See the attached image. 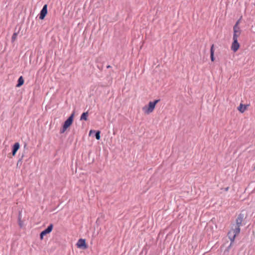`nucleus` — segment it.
<instances>
[{
  "label": "nucleus",
  "mask_w": 255,
  "mask_h": 255,
  "mask_svg": "<svg viewBox=\"0 0 255 255\" xmlns=\"http://www.w3.org/2000/svg\"><path fill=\"white\" fill-rule=\"evenodd\" d=\"M24 83V79L22 76H20L18 80V83L16 85L17 87L21 86Z\"/></svg>",
  "instance_id": "nucleus-13"
},
{
  "label": "nucleus",
  "mask_w": 255,
  "mask_h": 255,
  "mask_svg": "<svg viewBox=\"0 0 255 255\" xmlns=\"http://www.w3.org/2000/svg\"><path fill=\"white\" fill-rule=\"evenodd\" d=\"M47 14V5L45 4L41 10L40 11L39 18L41 20H43L45 17L46 16V14Z\"/></svg>",
  "instance_id": "nucleus-7"
},
{
  "label": "nucleus",
  "mask_w": 255,
  "mask_h": 255,
  "mask_svg": "<svg viewBox=\"0 0 255 255\" xmlns=\"http://www.w3.org/2000/svg\"><path fill=\"white\" fill-rule=\"evenodd\" d=\"M240 232V227L235 225L234 228H233L229 233L228 237L231 242H233L237 235H238Z\"/></svg>",
  "instance_id": "nucleus-3"
},
{
  "label": "nucleus",
  "mask_w": 255,
  "mask_h": 255,
  "mask_svg": "<svg viewBox=\"0 0 255 255\" xmlns=\"http://www.w3.org/2000/svg\"><path fill=\"white\" fill-rule=\"evenodd\" d=\"M249 107V105L243 104L242 103H241L240 106L238 107V110L241 113H243L246 111L248 110Z\"/></svg>",
  "instance_id": "nucleus-8"
},
{
  "label": "nucleus",
  "mask_w": 255,
  "mask_h": 255,
  "mask_svg": "<svg viewBox=\"0 0 255 255\" xmlns=\"http://www.w3.org/2000/svg\"><path fill=\"white\" fill-rule=\"evenodd\" d=\"M20 147V145L18 142L15 143L12 147V154L13 156H15L17 151L19 149Z\"/></svg>",
  "instance_id": "nucleus-10"
},
{
  "label": "nucleus",
  "mask_w": 255,
  "mask_h": 255,
  "mask_svg": "<svg viewBox=\"0 0 255 255\" xmlns=\"http://www.w3.org/2000/svg\"><path fill=\"white\" fill-rule=\"evenodd\" d=\"M245 217L244 215L242 214H240L238 215L237 218L236 219V224L235 225L236 226H240L242 224V222L244 220Z\"/></svg>",
  "instance_id": "nucleus-9"
},
{
  "label": "nucleus",
  "mask_w": 255,
  "mask_h": 255,
  "mask_svg": "<svg viewBox=\"0 0 255 255\" xmlns=\"http://www.w3.org/2000/svg\"><path fill=\"white\" fill-rule=\"evenodd\" d=\"M88 116H89V114H88V112L83 113L80 117V120L81 121H82V120L87 121L88 120Z\"/></svg>",
  "instance_id": "nucleus-12"
},
{
  "label": "nucleus",
  "mask_w": 255,
  "mask_h": 255,
  "mask_svg": "<svg viewBox=\"0 0 255 255\" xmlns=\"http://www.w3.org/2000/svg\"><path fill=\"white\" fill-rule=\"evenodd\" d=\"M239 40L233 39L231 45V49L234 52H236L240 49V44L239 43Z\"/></svg>",
  "instance_id": "nucleus-5"
},
{
  "label": "nucleus",
  "mask_w": 255,
  "mask_h": 255,
  "mask_svg": "<svg viewBox=\"0 0 255 255\" xmlns=\"http://www.w3.org/2000/svg\"><path fill=\"white\" fill-rule=\"evenodd\" d=\"M210 54H214V45H212L211 47Z\"/></svg>",
  "instance_id": "nucleus-16"
},
{
  "label": "nucleus",
  "mask_w": 255,
  "mask_h": 255,
  "mask_svg": "<svg viewBox=\"0 0 255 255\" xmlns=\"http://www.w3.org/2000/svg\"><path fill=\"white\" fill-rule=\"evenodd\" d=\"M44 234H43V233L41 232L40 235V238L41 240H43V237L44 236Z\"/></svg>",
  "instance_id": "nucleus-18"
},
{
  "label": "nucleus",
  "mask_w": 255,
  "mask_h": 255,
  "mask_svg": "<svg viewBox=\"0 0 255 255\" xmlns=\"http://www.w3.org/2000/svg\"><path fill=\"white\" fill-rule=\"evenodd\" d=\"M17 36V33H14L11 37V41L14 42L16 39Z\"/></svg>",
  "instance_id": "nucleus-14"
},
{
  "label": "nucleus",
  "mask_w": 255,
  "mask_h": 255,
  "mask_svg": "<svg viewBox=\"0 0 255 255\" xmlns=\"http://www.w3.org/2000/svg\"><path fill=\"white\" fill-rule=\"evenodd\" d=\"M239 24V21H237L236 22V25L233 27V39L239 40L241 34V30L240 27L238 26Z\"/></svg>",
  "instance_id": "nucleus-4"
},
{
  "label": "nucleus",
  "mask_w": 255,
  "mask_h": 255,
  "mask_svg": "<svg viewBox=\"0 0 255 255\" xmlns=\"http://www.w3.org/2000/svg\"><path fill=\"white\" fill-rule=\"evenodd\" d=\"M95 136H96V138L97 139H98V140L100 139V131H97Z\"/></svg>",
  "instance_id": "nucleus-15"
},
{
  "label": "nucleus",
  "mask_w": 255,
  "mask_h": 255,
  "mask_svg": "<svg viewBox=\"0 0 255 255\" xmlns=\"http://www.w3.org/2000/svg\"><path fill=\"white\" fill-rule=\"evenodd\" d=\"M210 57L212 62H214L215 61L214 54H210Z\"/></svg>",
  "instance_id": "nucleus-17"
},
{
  "label": "nucleus",
  "mask_w": 255,
  "mask_h": 255,
  "mask_svg": "<svg viewBox=\"0 0 255 255\" xmlns=\"http://www.w3.org/2000/svg\"><path fill=\"white\" fill-rule=\"evenodd\" d=\"M74 113L71 114V115L68 118V119L64 122L62 128L60 130V133H64L68 128H69L73 124L74 121Z\"/></svg>",
  "instance_id": "nucleus-2"
},
{
  "label": "nucleus",
  "mask_w": 255,
  "mask_h": 255,
  "mask_svg": "<svg viewBox=\"0 0 255 255\" xmlns=\"http://www.w3.org/2000/svg\"><path fill=\"white\" fill-rule=\"evenodd\" d=\"M92 132H93V130H91L90 131V132H89V135H90V134H91V133H92Z\"/></svg>",
  "instance_id": "nucleus-19"
},
{
  "label": "nucleus",
  "mask_w": 255,
  "mask_h": 255,
  "mask_svg": "<svg viewBox=\"0 0 255 255\" xmlns=\"http://www.w3.org/2000/svg\"><path fill=\"white\" fill-rule=\"evenodd\" d=\"M160 100H155L153 101H149L147 105H144L142 108V111L144 115H149L155 110L156 104L159 102Z\"/></svg>",
  "instance_id": "nucleus-1"
},
{
  "label": "nucleus",
  "mask_w": 255,
  "mask_h": 255,
  "mask_svg": "<svg viewBox=\"0 0 255 255\" xmlns=\"http://www.w3.org/2000/svg\"><path fill=\"white\" fill-rule=\"evenodd\" d=\"M76 246L77 248L83 249H86L88 247L85 240L83 239H80L78 241Z\"/></svg>",
  "instance_id": "nucleus-6"
},
{
  "label": "nucleus",
  "mask_w": 255,
  "mask_h": 255,
  "mask_svg": "<svg viewBox=\"0 0 255 255\" xmlns=\"http://www.w3.org/2000/svg\"><path fill=\"white\" fill-rule=\"evenodd\" d=\"M53 228V225L50 224L48 227V228L46 229H45V230L43 231L42 232V233H43V234H44V235H46V234L50 233L52 231Z\"/></svg>",
  "instance_id": "nucleus-11"
}]
</instances>
